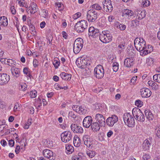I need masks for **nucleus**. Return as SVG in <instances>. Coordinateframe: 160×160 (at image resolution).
I'll return each instance as SVG.
<instances>
[{
	"label": "nucleus",
	"instance_id": "1",
	"mask_svg": "<svg viewBox=\"0 0 160 160\" xmlns=\"http://www.w3.org/2000/svg\"><path fill=\"white\" fill-rule=\"evenodd\" d=\"M134 43L136 48L140 52V53L141 52L143 51L144 49H146V42L142 38H136Z\"/></svg>",
	"mask_w": 160,
	"mask_h": 160
},
{
	"label": "nucleus",
	"instance_id": "2",
	"mask_svg": "<svg viewBox=\"0 0 160 160\" xmlns=\"http://www.w3.org/2000/svg\"><path fill=\"white\" fill-rule=\"evenodd\" d=\"M88 27V23L87 21L85 20H82L78 22L74 26V29L77 32L81 33L83 32Z\"/></svg>",
	"mask_w": 160,
	"mask_h": 160
},
{
	"label": "nucleus",
	"instance_id": "3",
	"mask_svg": "<svg viewBox=\"0 0 160 160\" xmlns=\"http://www.w3.org/2000/svg\"><path fill=\"white\" fill-rule=\"evenodd\" d=\"M134 117L130 113H126L123 116L124 121L125 124L129 127H133L135 125Z\"/></svg>",
	"mask_w": 160,
	"mask_h": 160
},
{
	"label": "nucleus",
	"instance_id": "4",
	"mask_svg": "<svg viewBox=\"0 0 160 160\" xmlns=\"http://www.w3.org/2000/svg\"><path fill=\"white\" fill-rule=\"evenodd\" d=\"M100 40L103 43L110 42L112 40V37L108 30L103 31L99 36Z\"/></svg>",
	"mask_w": 160,
	"mask_h": 160
},
{
	"label": "nucleus",
	"instance_id": "5",
	"mask_svg": "<svg viewBox=\"0 0 160 160\" xmlns=\"http://www.w3.org/2000/svg\"><path fill=\"white\" fill-rule=\"evenodd\" d=\"M133 116L136 117V119L138 121L143 122L145 119V117L140 109L138 108H134L132 110Z\"/></svg>",
	"mask_w": 160,
	"mask_h": 160
},
{
	"label": "nucleus",
	"instance_id": "6",
	"mask_svg": "<svg viewBox=\"0 0 160 160\" xmlns=\"http://www.w3.org/2000/svg\"><path fill=\"white\" fill-rule=\"evenodd\" d=\"M83 39L81 38L77 39L75 41L73 50L75 54L78 53L82 48L83 46Z\"/></svg>",
	"mask_w": 160,
	"mask_h": 160
},
{
	"label": "nucleus",
	"instance_id": "7",
	"mask_svg": "<svg viewBox=\"0 0 160 160\" xmlns=\"http://www.w3.org/2000/svg\"><path fill=\"white\" fill-rule=\"evenodd\" d=\"M87 60V59L84 58V57H80L77 59L76 63L79 68H85L90 65L89 61Z\"/></svg>",
	"mask_w": 160,
	"mask_h": 160
},
{
	"label": "nucleus",
	"instance_id": "8",
	"mask_svg": "<svg viewBox=\"0 0 160 160\" xmlns=\"http://www.w3.org/2000/svg\"><path fill=\"white\" fill-rule=\"evenodd\" d=\"M104 73L103 67L101 65H98L94 69V75L98 79L102 78Z\"/></svg>",
	"mask_w": 160,
	"mask_h": 160
},
{
	"label": "nucleus",
	"instance_id": "9",
	"mask_svg": "<svg viewBox=\"0 0 160 160\" xmlns=\"http://www.w3.org/2000/svg\"><path fill=\"white\" fill-rule=\"evenodd\" d=\"M87 18L88 21L94 22L97 18V13L94 10H90L87 12Z\"/></svg>",
	"mask_w": 160,
	"mask_h": 160
},
{
	"label": "nucleus",
	"instance_id": "10",
	"mask_svg": "<svg viewBox=\"0 0 160 160\" xmlns=\"http://www.w3.org/2000/svg\"><path fill=\"white\" fill-rule=\"evenodd\" d=\"M61 138L62 141L63 142H68L72 138L71 132L68 131L63 132L61 134Z\"/></svg>",
	"mask_w": 160,
	"mask_h": 160
},
{
	"label": "nucleus",
	"instance_id": "11",
	"mask_svg": "<svg viewBox=\"0 0 160 160\" xmlns=\"http://www.w3.org/2000/svg\"><path fill=\"white\" fill-rule=\"evenodd\" d=\"M135 54L132 52H130L129 54V57L125 59L124 61V65L128 68H130L133 65V57Z\"/></svg>",
	"mask_w": 160,
	"mask_h": 160
},
{
	"label": "nucleus",
	"instance_id": "12",
	"mask_svg": "<svg viewBox=\"0 0 160 160\" xmlns=\"http://www.w3.org/2000/svg\"><path fill=\"white\" fill-rule=\"evenodd\" d=\"M10 79V76L5 73H0V85L4 86L6 85Z\"/></svg>",
	"mask_w": 160,
	"mask_h": 160
},
{
	"label": "nucleus",
	"instance_id": "13",
	"mask_svg": "<svg viewBox=\"0 0 160 160\" xmlns=\"http://www.w3.org/2000/svg\"><path fill=\"white\" fill-rule=\"evenodd\" d=\"M103 8L107 12H111L113 9V7L110 0H104L102 2Z\"/></svg>",
	"mask_w": 160,
	"mask_h": 160
},
{
	"label": "nucleus",
	"instance_id": "14",
	"mask_svg": "<svg viewBox=\"0 0 160 160\" xmlns=\"http://www.w3.org/2000/svg\"><path fill=\"white\" fill-rule=\"evenodd\" d=\"M118 117L115 115H112L111 117H108L106 120V123L109 127L113 126L114 124L117 122Z\"/></svg>",
	"mask_w": 160,
	"mask_h": 160
},
{
	"label": "nucleus",
	"instance_id": "15",
	"mask_svg": "<svg viewBox=\"0 0 160 160\" xmlns=\"http://www.w3.org/2000/svg\"><path fill=\"white\" fill-rule=\"evenodd\" d=\"M92 118L90 116H88L85 117L84 119L82 124L83 126L86 128H88L91 126L92 122Z\"/></svg>",
	"mask_w": 160,
	"mask_h": 160
},
{
	"label": "nucleus",
	"instance_id": "16",
	"mask_svg": "<svg viewBox=\"0 0 160 160\" xmlns=\"http://www.w3.org/2000/svg\"><path fill=\"white\" fill-rule=\"evenodd\" d=\"M43 155L50 160H54L55 158V155L53 152L49 149H46L43 151Z\"/></svg>",
	"mask_w": 160,
	"mask_h": 160
},
{
	"label": "nucleus",
	"instance_id": "17",
	"mask_svg": "<svg viewBox=\"0 0 160 160\" xmlns=\"http://www.w3.org/2000/svg\"><path fill=\"white\" fill-rule=\"evenodd\" d=\"M71 128L72 131L75 133H82L83 130L82 128L77 124H72L71 125Z\"/></svg>",
	"mask_w": 160,
	"mask_h": 160
},
{
	"label": "nucleus",
	"instance_id": "18",
	"mask_svg": "<svg viewBox=\"0 0 160 160\" xmlns=\"http://www.w3.org/2000/svg\"><path fill=\"white\" fill-rule=\"evenodd\" d=\"M140 93L142 98H146L149 97L152 92L149 89L143 88L140 90Z\"/></svg>",
	"mask_w": 160,
	"mask_h": 160
},
{
	"label": "nucleus",
	"instance_id": "19",
	"mask_svg": "<svg viewBox=\"0 0 160 160\" xmlns=\"http://www.w3.org/2000/svg\"><path fill=\"white\" fill-rule=\"evenodd\" d=\"M95 119L97 122L102 125H105L106 124L105 119L103 115L101 114H97L95 116Z\"/></svg>",
	"mask_w": 160,
	"mask_h": 160
},
{
	"label": "nucleus",
	"instance_id": "20",
	"mask_svg": "<svg viewBox=\"0 0 160 160\" xmlns=\"http://www.w3.org/2000/svg\"><path fill=\"white\" fill-rule=\"evenodd\" d=\"M146 12L144 10H136L135 11V15L136 19L140 20L144 18L146 16Z\"/></svg>",
	"mask_w": 160,
	"mask_h": 160
},
{
	"label": "nucleus",
	"instance_id": "21",
	"mask_svg": "<svg viewBox=\"0 0 160 160\" xmlns=\"http://www.w3.org/2000/svg\"><path fill=\"white\" fill-rule=\"evenodd\" d=\"M82 140L84 145L87 147L89 148L92 144L91 139L90 137L88 135H84L82 137Z\"/></svg>",
	"mask_w": 160,
	"mask_h": 160
},
{
	"label": "nucleus",
	"instance_id": "22",
	"mask_svg": "<svg viewBox=\"0 0 160 160\" xmlns=\"http://www.w3.org/2000/svg\"><path fill=\"white\" fill-rule=\"evenodd\" d=\"M153 51L152 47V46L148 45V47H146V49H144L143 51L141 52L140 55L144 56L149 53H150Z\"/></svg>",
	"mask_w": 160,
	"mask_h": 160
},
{
	"label": "nucleus",
	"instance_id": "23",
	"mask_svg": "<svg viewBox=\"0 0 160 160\" xmlns=\"http://www.w3.org/2000/svg\"><path fill=\"white\" fill-rule=\"evenodd\" d=\"M12 73L13 76L17 78L20 75V71L19 68L12 67L11 68Z\"/></svg>",
	"mask_w": 160,
	"mask_h": 160
},
{
	"label": "nucleus",
	"instance_id": "24",
	"mask_svg": "<svg viewBox=\"0 0 160 160\" xmlns=\"http://www.w3.org/2000/svg\"><path fill=\"white\" fill-rule=\"evenodd\" d=\"M103 126L101 125V124L97 122H93L91 125V128L92 130L94 131L97 132L100 129V127Z\"/></svg>",
	"mask_w": 160,
	"mask_h": 160
},
{
	"label": "nucleus",
	"instance_id": "25",
	"mask_svg": "<svg viewBox=\"0 0 160 160\" xmlns=\"http://www.w3.org/2000/svg\"><path fill=\"white\" fill-rule=\"evenodd\" d=\"M133 14V11L129 9H126L123 11L122 16L126 18H129V17L132 16Z\"/></svg>",
	"mask_w": 160,
	"mask_h": 160
},
{
	"label": "nucleus",
	"instance_id": "26",
	"mask_svg": "<svg viewBox=\"0 0 160 160\" xmlns=\"http://www.w3.org/2000/svg\"><path fill=\"white\" fill-rule=\"evenodd\" d=\"M60 76L62 79L66 81L70 80L72 76L71 74H68L65 72H62Z\"/></svg>",
	"mask_w": 160,
	"mask_h": 160
},
{
	"label": "nucleus",
	"instance_id": "27",
	"mask_svg": "<svg viewBox=\"0 0 160 160\" xmlns=\"http://www.w3.org/2000/svg\"><path fill=\"white\" fill-rule=\"evenodd\" d=\"M73 144L76 147H78L81 144L80 139L77 136H75L74 137Z\"/></svg>",
	"mask_w": 160,
	"mask_h": 160
},
{
	"label": "nucleus",
	"instance_id": "28",
	"mask_svg": "<svg viewBox=\"0 0 160 160\" xmlns=\"http://www.w3.org/2000/svg\"><path fill=\"white\" fill-rule=\"evenodd\" d=\"M148 84L151 87L152 89L153 90H156L158 88V85L156 83L153 81H148Z\"/></svg>",
	"mask_w": 160,
	"mask_h": 160
},
{
	"label": "nucleus",
	"instance_id": "29",
	"mask_svg": "<svg viewBox=\"0 0 160 160\" xmlns=\"http://www.w3.org/2000/svg\"><path fill=\"white\" fill-rule=\"evenodd\" d=\"M0 23L4 26H7L8 24L7 18L5 16L1 17Z\"/></svg>",
	"mask_w": 160,
	"mask_h": 160
},
{
	"label": "nucleus",
	"instance_id": "30",
	"mask_svg": "<svg viewBox=\"0 0 160 160\" xmlns=\"http://www.w3.org/2000/svg\"><path fill=\"white\" fill-rule=\"evenodd\" d=\"M145 113L147 119L149 120H152L153 118V115L150 111L146 110L145 111Z\"/></svg>",
	"mask_w": 160,
	"mask_h": 160
},
{
	"label": "nucleus",
	"instance_id": "31",
	"mask_svg": "<svg viewBox=\"0 0 160 160\" xmlns=\"http://www.w3.org/2000/svg\"><path fill=\"white\" fill-rule=\"evenodd\" d=\"M30 7L32 10V11L30 12L31 13L34 14L37 12V6L35 3L34 2H32L31 4Z\"/></svg>",
	"mask_w": 160,
	"mask_h": 160
},
{
	"label": "nucleus",
	"instance_id": "32",
	"mask_svg": "<svg viewBox=\"0 0 160 160\" xmlns=\"http://www.w3.org/2000/svg\"><path fill=\"white\" fill-rule=\"evenodd\" d=\"M66 152L68 154H70L74 151L73 147L70 145H68L66 147Z\"/></svg>",
	"mask_w": 160,
	"mask_h": 160
},
{
	"label": "nucleus",
	"instance_id": "33",
	"mask_svg": "<svg viewBox=\"0 0 160 160\" xmlns=\"http://www.w3.org/2000/svg\"><path fill=\"white\" fill-rule=\"evenodd\" d=\"M151 142H148V140H145L143 143V149L145 150H149V146L151 144Z\"/></svg>",
	"mask_w": 160,
	"mask_h": 160
},
{
	"label": "nucleus",
	"instance_id": "34",
	"mask_svg": "<svg viewBox=\"0 0 160 160\" xmlns=\"http://www.w3.org/2000/svg\"><path fill=\"white\" fill-rule=\"evenodd\" d=\"M6 62L7 64L8 65L12 67H14V66L15 65L16 63V61L15 60L11 59H8V60H7Z\"/></svg>",
	"mask_w": 160,
	"mask_h": 160
},
{
	"label": "nucleus",
	"instance_id": "35",
	"mask_svg": "<svg viewBox=\"0 0 160 160\" xmlns=\"http://www.w3.org/2000/svg\"><path fill=\"white\" fill-rule=\"evenodd\" d=\"M78 112L80 114H85L87 113V110L86 108L84 106H80V110Z\"/></svg>",
	"mask_w": 160,
	"mask_h": 160
},
{
	"label": "nucleus",
	"instance_id": "36",
	"mask_svg": "<svg viewBox=\"0 0 160 160\" xmlns=\"http://www.w3.org/2000/svg\"><path fill=\"white\" fill-rule=\"evenodd\" d=\"M155 132L157 136L160 138V125H158L156 127Z\"/></svg>",
	"mask_w": 160,
	"mask_h": 160
},
{
	"label": "nucleus",
	"instance_id": "37",
	"mask_svg": "<svg viewBox=\"0 0 160 160\" xmlns=\"http://www.w3.org/2000/svg\"><path fill=\"white\" fill-rule=\"evenodd\" d=\"M112 69L113 71L117 72L119 68L118 63L116 62H114L112 64Z\"/></svg>",
	"mask_w": 160,
	"mask_h": 160
},
{
	"label": "nucleus",
	"instance_id": "38",
	"mask_svg": "<svg viewBox=\"0 0 160 160\" xmlns=\"http://www.w3.org/2000/svg\"><path fill=\"white\" fill-rule=\"evenodd\" d=\"M86 153L87 155L90 158H92L95 155V152L91 150L86 151Z\"/></svg>",
	"mask_w": 160,
	"mask_h": 160
},
{
	"label": "nucleus",
	"instance_id": "39",
	"mask_svg": "<svg viewBox=\"0 0 160 160\" xmlns=\"http://www.w3.org/2000/svg\"><path fill=\"white\" fill-rule=\"evenodd\" d=\"M153 79L156 82L160 83V73L154 75L153 76Z\"/></svg>",
	"mask_w": 160,
	"mask_h": 160
},
{
	"label": "nucleus",
	"instance_id": "40",
	"mask_svg": "<svg viewBox=\"0 0 160 160\" xmlns=\"http://www.w3.org/2000/svg\"><path fill=\"white\" fill-rule=\"evenodd\" d=\"M116 25L117 27L121 30H124L126 29V26L124 24L118 22Z\"/></svg>",
	"mask_w": 160,
	"mask_h": 160
},
{
	"label": "nucleus",
	"instance_id": "41",
	"mask_svg": "<svg viewBox=\"0 0 160 160\" xmlns=\"http://www.w3.org/2000/svg\"><path fill=\"white\" fill-rule=\"evenodd\" d=\"M150 4V2L148 0H142V5L143 7L148 6Z\"/></svg>",
	"mask_w": 160,
	"mask_h": 160
},
{
	"label": "nucleus",
	"instance_id": "42",
	"mask_svg": "<svg viewBox=\"0 0 160 160\" xmlns=\"http://www.w3.org/2000/svg\"><path fill=\"white\" fill-rule=\"evenodd\" d=\"M154 62L153 59L151 58H149L147 59V63L149 66H151L153 64Z\"/></svg>",
	"mask_w": 160,
	"mask_h": 160
},
{
	"label": "nucleus",
	"instance_id": "43",
	"mask_svg": "<svg viewBox=\"0 0 160 160\" xmlns=\"http://www.w3.org/2000/svg\"><path fill=\"white\" fill-rule=\"evenodd\" d=\"M92 8L97 10H101L102 7L98 4H95L92 6Z\"/></svg>",
	"mask_w": 160,
	"mask_h": 160
},
{
	"label": "nucleus",
	"instance_id": "44",
	"mask_svg": "<svg viewBox=\"0 0 160 160\" xmlns=\"http://www.w3.org/2000/svg\"><path fill=\"white\" fill-rule=\"evenodd\" d=\"M95 29L93 27H91L88 29V35L91 36H93L92 33L94 32V31Z\"/></svg>",
	"mask_w": 160,
	"mask_h": 160
},
{
	"label": "nucleus",
	"instance_id": "45",
	"mask_svg": "<svg viewBox=\"0 0 160 160\" xmlns=\"http://www.w3.org/2000/svg\"><path fill=\"white\" fill-rule=\"evenodd\" d=\"M72 159V160H82V157L78 154L73 156Z\"/></svg>",
	"mask_w": 160,
	"mask_h": 160
},
{
	"label": "nucleus",
	"instance_id": "46",
	"mask_svg": "<svg viewBox=\"0 0 160 160\" xmlns=\"http://www.w3.org/2000/svg\"><path fill=\"white\" fill-rule=\"evenodd\" d=\"M23 72L24 74L27 75V76L30 77L31 75L30 73V72L28 71V68H25L23 69Z\"/></svg>",
	"mask_w": 160,
	"mask_h": 160
},
{
	"label": "nucleus",
	"instance_id": "47",
	"mask_svg": "<svg viewBox=\"0 0 160 160\" xmlns=\"http://www.w3.org/2000/svg\"><path fill=\"white\" fill-rule=\"evenodd\" d=\"M37 92L36 91L34 90L30 92V95L31 98H34L37 96Z\"/></svg>",
	"mask_w": 160,
	"mask_h": 160
},
{
	"label": "nucleus",
	"instance_id": "48",
	"mask_svg": "<svg viewBox=\"0 0 160 160\" xmlns=\"http://www.w3.org/2000/svg\"><path fill=\"white\" fill-rule=\"evenodd\" d=\"M135 103V105L139 107H141L142 106V102L139 100H136Z\"/></svg>",
	"mask_w": 160,
	"mask_h": 160
},
{
	"label": "nucleus",
	"instance_id": "49",
	"mask_svg": "<svg viewBox=\"0 0 160 160\" xmlns=\"http://www.w3.org/2000/svg\"><path fill=\"white\" fill-rule=\"evenodd\" d=\"M53 64L55 68H57L60 65V62L57 60H55L53 62Z\"/></svg>",
	"mask_w": 160,
	"mask_h": 160
},
{
	"label": "nucleus",
	"instance_id": "50",
	"mask_svg": "<svg viewBox=\"0 0 160 160\" xmlns=\"http://www.w3.org/2000/svg\"><path fill=\"white\" fill-rule=\"evenodd\" d=\"M80 107V106L75 105L72 107V108L73 110L76 111L77 112H79V111Z\"/></svg>",
	"mask_w": 160,
	"mask_h": 160
},
{
	"label": "nucleus",
	"instance_id": "51",
	"mask_svg": "<svg viewBox=\"0 0 160 160\" xmlns=\"http://www.w3.org/2000/svg\"><path fill=\"white\" fill-rule=\"evenodd\" d=\"M92 34V36H94L95 37H98V36H99L100 33H99V32L98 29H95L94 31V32H93V33Z\"/></svg>",
	"mask_w": 160,
	"mask_h": 160
},
{
	"label": "nucleus",
	"instance_id": "52",
	"mask_svg": "<svg viewBox=\"0 0 160 160\" xmlns=\"http://www.w3.org/2000/svg\"><path fill=\"white\" fill-rule=\"evenodd\" d=\"M150 158L151 157L148 154H145L142 157L143 160H150Z\"/></svg>",
	"mask_w": 160,
	"mask_h": 160
},
{
	"label": "nucleus",
	"instance_id": "53",
	"mask_svg": "<svg viewBox=\"0 0 160 160\" xmlns=\"http://www.w3.org/2000/svg\"><path fill=\"white\" fill-rule=\"evenodd\" d=\"M31 124V122L29 119H28V122L26 123L25 126L24 128L28 129L29 128V126Z\"/></svg>",
	"mask_w": 160,
	"mask_h": 160
},
{
	"label": "nucleus",
	"instance_id": "54",
	"mask_svg": "<svg viewBox=\"0 0 160 160\" xmlns=\"http://www.w3.org/2000/svg\"><path fill=\"white\" fill-rule=\"evenodd\" d=\"M95 109L98 111H100L102 110V106L101 104L100 103L97 104L95 106Z\"/></svg>",
	"mask_w": 160,
	"mask_h": 160
},
{
	"label": "nucleus",
	"instance_id": "55",
	"mask_svg": "<svg viewBox=\"0 0 160 160\" xmlns=\"http://www.w3.org/2000/svg\"><path fill=\"white\" fill-rule=\"evenodd\" d=\"M68 115L69 117L73 118H76V115H75L74 112L72 111H70L69 112Z\"/></svg>",
	"mask_w": 160,
	"mask_h": 160
},
{
	"label": "nucleus",
	"instance_id": "56",
	"mask_svg": "<svg viewBox=\"0 0 160 160\" xmlns=\"http://www.w3.org/2000/svg\"><path fill=\"white\" fill-rule=\"evenodd\" d=\"M38 62L36 59H34L33 61V64L34 67L36 68L38 66Z\"/></svg>",
	"mask_w": 160,
	"mask_h": 160
},
{
	"label": "nucleus",
	"instance_id": "57",
	"mask_svg": "<svg viewBox=\"0 0 160 160\" xmlns=\"http://www.w3.org/2000/svg\"><path fill=\"white\" fill-rule=\"evenodd\" d=\"M19 107V105L18 103H16L15 104L14 107V111H16L17 110H19L18 109L19 108H18Z\"/></svg>",
	"mask_w": 160,
	"mask_h": 160
},
{
	"label": "nucleus",
	"instance_id": "58",
	"mask_svg": "<svg viewBox=\"0 0 160 160\" xmlns=\"http://www.w3.org/2000/svg\"><path fill=\"white\" fill-rule=\"evenodd\" d=\"M30 29L32 32H34L35 31V27L31 23L29 24Z\"/></svg>",
	"mask_w": 160,
	"mask_h": 160
},
{
	"label": "nucleus",
	"instance_id": "59",
	"mask_svg": "<svg viewBox=\"0 0 160 160\" xmlns=\"http://www.w3.org/2000/svg\"><path fill=\"white\" fill-rule=\"evenodd\" d=\"M118 48L119 49H121L122 50L124 49L125 48V43H122V44L121 43L118 46Z\"/></svg>",
	"mask_w": 160,
	"mask_h": 160
},
{
	"label": "nucleus",
	"instance_id": "60",
	"mask_svg": "<svg viewBox=\"0 0 160 160\" xmlns=\"http://www.w3.org/2000/svg\"><path fill=\"white\" fill-rule=\"evenodd\" d=\"M81 16V13L80 12H78L76 13L74 16H73V18L74 19H76L79 18Z\"/></svg>",
	"mask_w": 160,
	"mask_h": 160
},
{
	"label": "nucleus",
	"instance_id": "61",
	"mask_svg": "<svg viewBox=\"0 0 160 160\" xmlns=\"http://www.w3.org/2000/svg\"><path fill=\"white\" fill-rule=\"evenodd\" d=\"M21 87L22 89V91H25L26 90L27 87V85L25 83L23 84L22 85H21Z\"/></svg>",
	"mask_w": 160,
	"mask_h": 160
},
{
	"label": "nucleus",
	"instance_id": "62",
	"mask_svg": "<svg viewBox=\"0 0 160 160\" xmlns=\"http://www.w3.org/2000/svg\"><path fill=\"white\" fill-rule=\"evenodd\" d=\"M131 22L132 24L134 26H137V25L138 24L139 22L137 20H133Z\"/></svg>",
	"mask_w": 160,
	"mask_h": 160
},
{
	"label": "nucleus",
	"instance_id": "63",
	"mask_svg": "<svg viewBox=\"0 0 160 160\" xmlns=\"http://www.w3.org/2000/svg\"><path fill=\"white\" fill-rule=\"evenodd\" d=\"M9 145L11 147H13L14 144V141L11 139L9 141Z\"/></svg>",
	"mask_w": 160,
	"mask_h": 160
},
{
	"label": "nucleus",
	"instance_id": "64",
	"mask_svg": "<svg viewBox=\"0 0 160 160\" xmlns=\"http://www.w3.org/2000/svg\"><path fill=\"white\" fill-rule=\"evenodd\" d=\"M11 10L13 14H15L16 13V10L14 6H11Z\"/></svg>",
	"mask_w": 160,
	"mask_h": 160
}]
</instances>
